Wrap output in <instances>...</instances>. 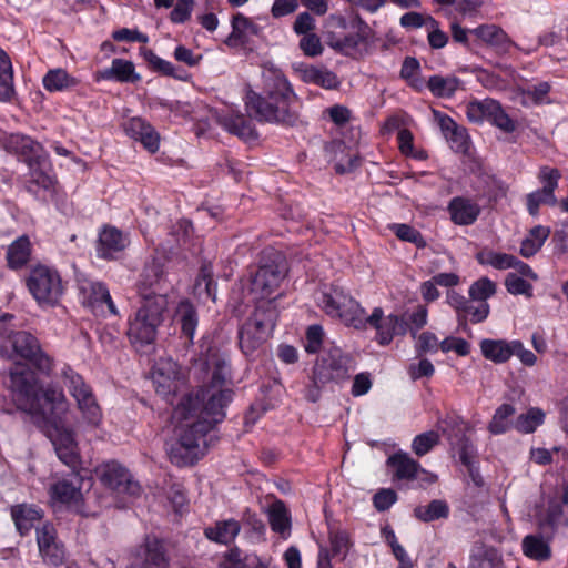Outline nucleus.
Wrapping results in <instances>:
<instances>
[{"label":"nucleus","mask_w":568,"mask_h":568,"mask_svg":"<svg viewBox=\"0 0 568 568\" xmlns=\"http://www.w3.org/2000/svg\"><path fill=\"white\" fill-rule=\"evenodd\" d=\"M199 363L211 374L210 384L185 395L172 413L176 442L171 445L169 457L179 467L193 465L204 455L205 435L224 419V408L232 400V390L224 387L230 376L225 355L209 345L201 352Z\"/></svg>","instance_id":"1"},{"label":"nucleus","mask_w":568,"mask_h":568,"mask_svg":"<svg viewBox=\"0 0 568 568\" xmlns=\"http://www.w3.org/2000/svg\"><path fill=\"white\" fill-rule=\"evenodd\" d=\"M44 399L51 404V408L43 410L39 405L36 406L32 423L50 439L59 459L75 470L80 465L78 444L73 433L63 423L69 407L68 399L63 390H50Z\"/></svg>","instance_id":"2"},{"label":"nucleus","mask_w":568,"mask_h":568,"mask_svg":"<svg viewBox=\"0 0 568 568\" xmlns=\"http://www.w3.org/2000/svg\"><path fill=\"white\" fill-rule=\"evenodd\" d=\"M168 310L165 295H156L154 298L141 301V306L133 317L129 320L126 335L131 344L139 348L155 342L158 329L164 321Z\"/></svg>","instance_id":"3"},{"label":"nucleus","mask_w":568,"mask_h":568,"mask_svg":"<svg viewBox=\"0 0 568 568\" xmlns=\"http://www.w3.org/2000/svg\"><path fill=\"white\" fill-rule=\"evenodd\" d=\"M278 311L272 300L256 304L251 317L239 332V344L244 354L251 355L272 335Z\"/></svg>","instance_id":"4"},{"label":"nucleus","mask_w":568,"mask_h":568,"mask_svg":"<svg viewBox=\"0 0 568 568\" xmlns=\"http://www.w3.org/2000/svg\"><path fill=\"white\" fill-rule=\"evenodd\" d=\"M9 388L19 403L20 408L30 414L31 420H34L36 406L39 405L43 410L51 408V404H47L44 399L48 392L62 390L55 386H48L42 392H39L34 373L24 366H18L10 372Z\"/></svg>","instance_id":"5"},{"label":"nucleus","mask_w":568,"mask_h":568,"mask_svg":"<svg viewBox=\"0 0 568 568\" xmlns=\"http://www.w3.org/2000/svg\"><path fill=\"white\" fill-rule=\"evenodd\" d=\"M26 285L41 307L57 306L64 293L60 273L45 264H37L30 268L26 277Z\"/></svg>","instance_id":"6"},{"label":"nucleus","mask_w":568,"mask_h":568,"mask_svg":"<svg viewBox=\"0 0 568 568\" xmlns=\"http://www.w3.org/2000/svg\"><path fill=\"white\" fill-rule=\"evenodd\" d=\"M318 306L331 317L339 318L345 325L364 329L365 310L343 288L332 286L317 298Z\"/></svg>","instance_id":"7"},{"label":"nucleus","mask_w":568,"mask_h":568,"mask_svg":"<svg viewBox=\"0 0 568 568\" xmlns=\"http://www.w3.org/2000/svg\"><path fill=\"white\" fill-rule=\"evenodd\" d=\"M354 369L352 356L337 346H331L316 362L313 369V382L317 388L329 383L339 384L347 381Z\"/></svg>","instance_id":"8"},{"label":"nucleus","mask_w":568,"mask_h":568,"mask_svg":"<svg viewBox=\"0 0 568 568\" xmlns=\"http://www.w3.org/2000/svg\"><path fill=\"white\" fill-rule=\"evenodd\" d=\"M60 377L69 394L77 402L83 419L91 426H98L102 419V412L90 385L69 365H63Z\"/></svg>","instance_id":"9"},{"label":"nucleus","mask_w":568,"mask_h":568,"mask_svg":"<svg viewBox=\"0 0 568 568\" xmlns=\"http://www.w3.org/2000/svg\"><path fill=\"white\" fill-rule=\"evenodd\" d=\"M7 344L11 346L13 354L30 362L40 373L50 375L54 361L42 351L39 339L29 332H11L7 336Z\"/></svg>","instance_id":"10"},{"label":"nucleus","mask_w":568,"mask_h":568,"mask_svg":"<svg viewBox=\"0 0 568 568\" xmlns=\"http://www.w3.org/2000/svg\"><path fill=\"white\" fill-rule=\"evenodd\" d=\"M285 276L284 266L278 261L262 263L248 278V291L256 301V304L272 300L275 304V297L272 295L280 287Z\"/></svg>","instance_id":"11"},{"label":"nucleus","mask_w":568,"mask_h":568,"mask_svg":"<svg viewBox=\"0 0 568 568\" xmlns=\"http://www.w3.org/2000/svg\"><path fill=\"white\" fill-rule=\"evenodd\" d=\"M247 112L260 122L294 124L297 113L293 106L251 92L246 101Z\"/></svg>","instance_id":"12"},{"label":"nucleus","mask_w":568,"mask_h":568,"mask_svg":"<svg viewBox=\"0 0 568 568\" xmlns=\"http://www.w3.org/2000/svg\"><path fill=\"white\" fill-rule=\"evenodd\" d=\"M466 115L470 122L480 123L485 120L505 133H513L517 123L513 120L501 104L494 99L469 102L466 108Z\"/></svg>","instance_id":"13"},{"label":"nucleus","mask_w":568,"mask_h":568,"mask_svg":"<svg viewBox=\"0 0 568 568\" xmlns=\"http://www.w3.org/2000/svg\"><path fill=\"white\" fill-rule=\"evenodd\" d=\"M152 379L156 394L171 405L176 392L184 384L179 364L171 358H161L155 363Z\"/></svg>","instance_id":"14"},{"label":"nucleus","mask_w":568,"mask_h":568,"mask_svg":"<svg viewBox=\"0 0 568 568\" xmlns=\"http://www.w3.org/2000/svg\"><path fill=\"white\" fill-rule=\"evenodd\" d=\"M560 176L561 174L558 169L540 168L538 179L542 187L526 196L527 211L531 216L538 215L540 205L555 206L558 203L555 191L558 187Z\"/></svg>","instance_id":"15"},{"label":"nucleus","mask_w":568,"mask_h":568,"mask_svg":"<svg viewBox=\"0 0 568 568\" xmlns=\"http://www.w3.org/2000/svg\"><path fill=\"white\" fill-rule=\"evenodd\" d=\"M367 325L376 329V341L383 346L388 345L395 335L406 334L408 328L404 317L395 314L384 316L381 307L374 308L369 316L365 315L364 328Z\"/></svg>","instance_id":"16"},{"label":"nucleus","mask_w":568,"mask_h":568,"mask_svg":"<svg viewBox=\"0 0 568 568\" xmlns=\"http://www.w3.org/2000/svg\"><path fill=\"white\" fill-rule=\"evenodd\" d=\"M170 559L164 542L148 536L134 552V561L128 568H169Z\"/></svg>","instance_id":"17"},{"label":"nucleus","mask_w":568,"mask_h":568,"mask_svg":"<svg viewBox=\"0 0 568 568\" xmlns=\"http://www.w3.org/2000/svg\"><path fill=\"white\" fill-rule=\"evenodd\" d=\"M447 303L455 310L460 326H465L468 320L474 324L481 323L489 315L487 302H477L471 297L466 298L455 291L447 293Z\"/></svg>","instance_id":"18"},{"label":"nucleus","mask_w":568,"mask_h":568,"mask_svg":"<svg viewBox=\"0 0 568 568\" xmlns=\"http://www.w3.org/2000/svg\"><path fill=\"white\" fill-rule=\"evenodd\" d=\"M101 480L118 494L135 497L140 495L141 487L132 479L126 468L115 462L106 463L101 469Z\"/></svg>","instance_id":"19"},{"label":"nucleus","mask_w":568,"mask_h":568,"mask_svg":"<svg viewBox=\"0 0 568 568\" xmlns=\"http://www.w3.org/2000/svg\"><path fill=\"white\" fill-rule=\"evenodd\" d=\"M82 478L73 470L67 477L58 478L49 487V496L52 504L78 505L82 499Z\"/></svg>","instance_id":"20"},{"label":"nucleus","mask_w":568,"mask_h":568,"mask_svg":"<svg viewBox=\"0 0 568 568\" xmlns=\"http://www.w3.org/2000/svg\"><path fill=\"white\" fill-rule=\"evenodd\" d=\"M165 282L162 263L156 258L146 263L136 283V290L141 301L145 302V300L154 298L156 295H165L162 292Z\"/></svg>","instance_id":"21"},{"label":"nucleus","mask_w":568,"mask_h":568,"mask_svg":"<svg viewBox=\"0 0 568 568\" xmlns=\"http://www.w3.org/2000/svg\"><path fill=\"white\" fill-rule=\"evenodd\" d=\"M263 78L264 92L271 100L293 106L297 97L281 70L268 69L264 72Z\"/></svg>","instance_id":"22"},{"label":"nucleus","mask_w":568,"mask_h":568,"mask_svg":"<svg viewBox=\"0 0 568 568\" xmlns=\"http://www.w3.org/2000/svg\"><path fill=\"white\" fill-rule=\"evenodd\" d=\"M433 113L450 149L456 153H466L469 148V136L466 129L458 125L447 114L436 110H434Z\"/></svg>","instance_id":"23"},{"label":"nucleus","mask_w":568,"mask_h":568,"mask_svg":"<svg viewBox=\"0 0 568 568\" xmlns=\"http://www.w3.org/2000/svg\"><path fill=\"white\" fill-rule=\"evenodd\" d=\"M452 222L459 226L473 225L481 213L478 202L467 196H455L447 205Z\"/></svg>","instance_id":"24"},{"label":"nucleus","mask_w":568,"mask_h":568,"mask_svg":"<svg viewBox=\"0 0 568 568\" xmlns=\"http://www.w3.org/2000/svg\"><path fill=\"white\" fill-rule=\"evenodd\" d=\"M123 130L135 141H140L142 145L151 153H155L160 145V135L155 129L144 119L134 116L124 121Z\"/></svg>","instance_id":"25"},{"label":"nucleus","mask_w":568,"mask_h":568,"mask_svg":"<svg viewBox=\"0 0 568 568\" xmlns=\"http://www.w3.org/2000/svg\"><path fill=\"white\" fill-rule=\"evenodd\" d=\"M29 166V180L27 181V189L31 193H36L37 189L48 190L52 186L53 180L49 173V162L44 154H36L27 161Z\"/></svg>","instance_id":"26"},{"label":"nucleus","mask_w":568,"mask_h":568,"mask_svg":"<svg viewBox=\"0 0 568 568\" xmlns=\"http://www.w3.org/2000/svg\"><path fill=\"white\" fill-rule=\"evenodd\" d=\"M128 244V237L120 230L106 226L100 232L97 252L102 258H114Z\"/></svg>","instance_id":"27"},{"label":"nucleus","mask_w":568,"mask_h":568,"mask_svg":"<svg viewBox=\"0 0 568 568\" xmlns=\"http://www.w3.org/2000/svg\"><path fill=\"white\" fill-rule=\"evenodd\" d=\"M215 121L223 126L227 132L239 136L243 140H254L257 133L252 122L244 118L243 114L235 112L215 113Z\"/></svg>","instance_id":"28"},{"label":"nucleus","mask_w":568,"mask_h":568,"mask_svg":"<svg viewBox=\"0 0 568 568\" xmlns=\"http://www.w3.org/2000/svg\"><path fill=\"white\" fill-rule=\"evenodd\" d=\"M470 32L501 54L508 53L511 47L518 48L508 34L495 24H481Z\"/></svg>","instance_id":"29"},{"label":"nucleus","mask_w":568,"mask_h":568,"mask_svg":"<svg viewBox=\"0 0 568 568\" xmlns=\"http://www.w3.org/2000/svg\"><path fill=\"white\" fill-rule=\"evenodd\" d=\"M564 507L559 499L554 498L549 501L547 511L537 517L538 528L547 537H552L559 525L568 524Z\"/></svg>","instance_id":"30"},{"label":"nucleus","mask_w":568,"mask_h":568,"mask_svg":"<svg viewBox=\"0 0 568 568\" xmlns=\"http://www.w3.org/2000/svg\"><path fill=\"white\" fill-rule=\"evenodd\" d=\"M387 465L393 469L394 480H415L418 477L419 463L407 453L397 452L388 457Z\"/></svg>","instance_id":"31"},{"label":"nucleus","mask_w":568,"mask_h":568,"mask_svg":"<svg viewBox=\"0 0 568 568\" xmlns=\"http://www.w3.org/2000/svg\"><path fill=\"white\" fill-rule=\"evenodd\" d=\"M261 28L242 13H236L232 19V32L225 40L230 47L244 44L253 36H258Z\"/></svg>","instance_id":"32"},{"label":"nucleus","mask_w":568,"mask_h":568,"mask_svg":"<svg viewBox=\"0 0 568 568\" xmlns=\"http://www.w3.org/2000/svg\"><path fill=\"white\" fill-rule=\"evenodd\" d=\"M11 517L18 531L23 536L41 521L43 511L36 506L20 504L11 507Z\"/></svg>","instance_id":"33"},{"label":"nucleus","mask_w":568,"mask_h":568,"mask_svg":"<svg viewBox=\"0 0 568 568\" xmlns=\"http://www.w3.org/2000/svg\"><path fill=\"white\" fill-rule=\"evenodd\" d=\"M545 534L540 531V535L530 534L523 538L521 549L526 557L537 560L546 561L551 557V549L549 546V539Z\"/></svg>","instance_id":"34"},{"label":"nucleus","mask_w":568,"mask_h":568,"mask_svg":"<svg viewBox=\"0 0 568 568\" xmlns=\"http://www.w3.org/2000/svg\"><path fill=\"white\" fill-rule=\"evenodd\" d=\"M77 283L84 305L95 307L102 305L103 300L109 297L110 292L101 282L92 281L81 275L77 278Z\"/></svg>","instance_id":"35"},{"label":"nucleus","mask_w":568,"mask_h":568,"mask_svg":"<svg viewBox=\"0 0 568 568\" xmlns=\"http://www.w3.org/2000/svg\"><path fill=\"white\" fill-rule=\"evenodd\" d=\"M31 256V242L27 235L14 240L7 248L6 260L9 268L20 270L27 265Z\"/></svg>","instance_id":"36"},{"label":"nucleus","mask_w":568,"mask_h":568,"mask_svg":"<svg viewBox=\"0 0 568 568\" xmlns=\"http://www.w3.org/2000/svg\"><path fill=\"white\" fill-rule=\"evenodd\" d=\"M240 531V523L231 518L216 521L213 526L205 528L204 534L212 541L229 545L237 537Z\"/></svg>","instance_id":"37"},{"label":"nucleus","mask_w":568,"mask_h":568,"mask_svg":"<svg viewBox=\"0 0 568 568\" xmlns=\"http://www.w3.org/2000/svg\"><path fill=\"white\" fill-rule=\"evenodd\" d=\"M142 55L149 67L163 75L172 77L180 81H189L191 75L182 68L175 67L170 61L158 57L152 50L143 49Z\"/></svg>","instance_id":"38"},{"label":"nucleus","mask_w":568,"mask_h":568,"mask_svg":"<svg viewBox=\"0 0 568 568\" xmlns=\"http://www.w3.org/2000/svg\"><path fill=\"white\" fill-rule=\"evenodd\" d=\"M480 351L493 363H506L513 356V341L485 338L480 342Z\"/></svg>","instance_id":"39"},{"label":"nucleus","mask_w":568,"mask_h":568,"mask_svg":"<svg viewBox=\"0 0 568 568\" xmlns=\"http://www.w3.org/2000/svg\"><path fill=\"white\" fill-rule=\"evenodd\" d=\"M267 515L272 530L287 538L291 531V516L285 504L281 500L274 501L268 507Z\"/></svg>","instance_id":"40"},{"label":"nucleus","mask_w":568,"mask_h":568,"mask_svg":"<svg viewBox=\"0 0 568 568\" xmlns=\"http://www.w3.org/2000/svg\"><path fill=\"white\" fill-rule=\"evenodd\" d=\"M193 290L199 300L203 302L215 301L216 284L213 281V268L210 263H204L201 266Z\"/></svg>","instance_id":"41"},{"label":"nucleus","mask_w":568,"mask_h":568,"mask_svg":"<svg viewBox=\"0 0 568 568\" xmlns=\"http://www.w3.org/2000/svg\"><path fill=\"white\" fill-rule=\"evenodd\" d=\"M471 568H504L503 561L493 547L476 544L471 550Z\"/></svg>","instance_id":"42"},{"label":"nucleus","mask_w":568,"mask_h":568,"mask_svg":"<svg viewBox=\"0 0 568 568\" xmlns=\"http://www.w3.org/2000/svg\"><path fill=\"white\" fill-rule=\"evenodd\" d=\"M13 94L12 62L9 55L0 48V101H10Z\"/></svg>","instance_id":"43"},{"label":"nucleus","mask_w":568,"mask_h":568,"mask_svg":"<svg viewBox=\"0 0 568 568\" xmlns=\"http://www.w3.org/2000/svg\"><path fill=\"white\" fill-rule=\"evenodd\" d=\"M101 77L132 83L141 79L140 75L134 72V64L123 59H114L111 68L103 70Z\"/></svg>","instance_id":"44"},{"label":"nucleus","mask_w":568,"mask_h":568,"mask_svg":"<svg viewBox=\"0 0 568 568\" xmlns=\"http://www.w3.org/2000/svg\"><path fill=\"white\" fill-rule=\"evenodd\" d=\"M462 81L455 75H433L429 78L425 85L429 89L433 95L437 98H450L460 87Z\"/></svg>","instance_id":"45"},{"label":"nucleus","mask_w":568,"mask_h":568,"mask_svg":"<svg viewBox=\"0 0 568 568\" xmlns=\"http://www.w3.org/2000/svg\"><path fill=\"white\" fill-rule=\"evenodd\" d=\"M175 318L181 325L182 333L192 341L197 326V313L189 301H182L175 312Z\"/></svg>","instance_id":"46"},{"label":"nucleus","mask_w":568,"mask_h":568,"mask_svg":"<svg viewBox=\"0 0 568 568\" xmlns=\"http://www.w3.org/2000/svg\"><path fill=\"white\" fill-rule=\"evenodd\" d=\"M550 234V229L542 225L534 226L520 245V254L528 258L534 256L544 245Z\"/></svg>","instance_id":"47"},{"label":"nucleus","mask_w":568,"mask_h":568,"mask_svg":"<svg viewBox=\"0 0 568 568\" xmlns=\"http://www.w3.org/2000/svg\"><path fill=\"white\" fill-rule=\"evenodd\" d=\"M516 408L510 404L500 405L493 415L488 425V430L494 435H499L514 428L515 420L513 419Z\"/></svg>","instance_id":"48"},{"label":"nucleus","mask_w":568,"mask_h":568,"mask_svg":"<svg viewBox=\"0 0 568 568\" xmlns=\"http://www.w3.org/2000/svg\"><path fill=\"white\" fill-rule=\"evenodd\" d=\"M42 83L48 91L54 92L74 88L78 84V80L64 69L58 68L48 71L43 77Z\"/></svg>","instance_id":"49"},{"label":"nucleus","mask_w":568,"mask_h":568,"mask_svg":"<svg viewBox=\"0 0 568 568\" xmlns=\"http://www.w3.org/2000/svg\"><path fill=\"white\" fill-rule=\"evenodd\" d=\"M302 79L307 83H314L324 89H336L339 84L338 78L334 72L316 67H308L302 70Z\"/></svg>","instance_id":"50"},{"label":"nucleus","mask_w":568,"mask_h":568,"mask_svg":"<svg viewBox=\"0 0 568 568\" xmlns=\"http://www.w3.org/2000/svg\"><path fill=\"white\" fill-rule=\"evenodd\" d=\"M6 146L9 151L23 155L26 162L29 158L42 153L41 145L38 142L21 134H11L7 140Z\"/></svg>","instance_id":"51"},{"label":"nucleus","mask_w":568,"mask_h":568,"mask_svg":"<svg viewBox=\"0 0 568 568\" xmlns=\"http://www.w3.org/2000/svg\"><path fill=\"white\" fill-rule=\"evenodd\" d=\"M438 427L447 437L449 444L459 443L464 438H467V424L459 416H446L438 422Z\"/></svg>","instance_id":"52"},{"label":"nucleus","mask_w":568,"mask_h":568,"mask_svg":"<svg viewBox=\"0 0 568 568\" xmlns=\"http://www.w3.org/2000/svg\"><path fill=\"white\" fill-rule=\"evenodd\" d=\"M414 515L419 520L429 523L447 518L449 515V507L445 500L434 499L428 505L416 507L414 509Z\"/></svg>","instance_id":"53"},{"label":"nucleus","mask_w":568,"mask_h":568,"mask_svg":"<svg viewBox=\"0 0 568 568\" xmlns=\"http://www.w3.org/2000/svg\"><path fill=\"white\" fill-rule=\"evenodd\" d=\"M545 420V413L537 407L529 408L525 414H520L514 423V428L523 434L534 433Z\"/></svg>","instance_id":"54"},{"label":"nucleus","mask_w":568,"mask_h":568,"mask_svg":"<svg viewBox=\"0 0 568 568\" xmlns=\"http://www.w3.org/2000/svg\"><path fill=\"white\" fill-rule=\"evenodd\" d=\"M400 78L416 91H422L425 88V81L420 77V64L414 57H406L404 59L400 69Z\"/></svg>","instance_id":"55"},{"label":"nucleus","mask_w":568,"mask_h":568,"mask_svg":"<svg viewBox=\"0 0 568 568\" xmlns=\"http://www.w3.org/2000/svg\"><path fill=\"white\" fill-rule=\"evenodd\" d=\"M369 32L371 30L368 26L361 21V27L356 34L345 36L343 39H338L334 42L332 41L329 44L332 48L343 52L354 50L359 43L365 42L368 39Z\"/></svg>","instance_id":"56"},{"label":"nucleus","mask_w":568,"mask_h":568,"mask_svg":"<svg viewBox=\"0 0 568 568\" xmlns=\"http://www.w3.org/2000/svg\"><path fill=\"white\" fill-rule=\"evenodd\" d=\"M514 255L494 251L480 252L477 255V260L480 264H487L497 270L511 268L514 265Z\"/></svg>","instance_id":"57"},{"label":"nucleus","mask_w":568,"mask_h":568,"mask_svg":"<svg viewBox=\"0 0 568 568\" xmlns=\"http://www.w3.org/2000/svg\"><path fill=\"white\" fill-rule=\"evenodd\" d=\"M438 443V433L429 430L417 435L412 443V448L417 456H424L430 452Z\"/></svg>","instance_id":"58"},{"label":"nucleus","mask_w":568,"mask_h":568,"mask_svg":"<svg viewBox=\"0 0 568 568\" xmlns=\"http://www.w3.org/2000/svg\"><path fill=\"white\" fill-rule=\"evenodd\" d=\"M395 235L405 242L415 244L417 247H425L426 241L422 233L408 224H393L390 226Z\"/></svg>","instance_id":"59"},{"label":"nucleus","mask_w":568,"mask_h":568,"mask_svg":"<svg viewBox=\"0 0 568 568\" xmlns=\"http://www.w3.org/2000/svg\"><path fill=\"white\" fill-rule=\"evenodd\" d=\"M496 292V285L487 277H481L469 287V296L477 302H487Z\"/></svg>","instance_id":"60"},{"label":"nucleus","mask_w":568,"mask_h":568,"mask_svg":"<svg viewBox=\"0 0 568 568\" xmlns=\"http://www.w3.org/2000/svg\"><path fill=\"white\" fill-rule=\"evenodd\" d=\"M505 286L513 295H525L526 297L532 296V285L515 272L507 274L505 278Z\"/></svg>","instance_id":"61"},{"label":"nucleus","mask_w":568,"mask_h":568,"mask_svg":"<svg viewBox=\"0 0 568 568\" xmlns=\"http://www.w3.org/2000/svg\"><path fill=\"white\" fill-rule=\"evenodd\" d=\"M39 552L44 562L52 566H59L63 564L65 559V549L60 541L50 545L48 548L40 550Z\"/></svg>","instance_id":"62"},{"label":"nucleus","mask_w":568,"mask_h":568,"mask_svg":"<svg viewBox=\"0 0 568 568\" xmlns=\"http://www.w3.org/2000/svg\"><path fill=\"white\" fill-rule=\"evenodd\" d=\"M246 560L247 557L242 556L240 548L234 547L222 556L219 566L221 568H247Z\"/></svg>","instance_id":"63"},{"label":"nucleus","mask_w":568,"mask_h":568,"mask_svg":"<svg viewBox=\"0 0 568 568\" xmlns=\"http://www.w3.org/2000/svg\"><path fill=\"white\" fill-rule=\"evenodd\" d=\"M57 541H59L57 538V530L52 524L45 523L41 527H37V542L39 551L48 548Z\"/></svg>","instance_id":"64"}]
</instances>
